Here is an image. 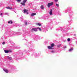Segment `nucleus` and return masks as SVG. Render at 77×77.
<instances>
[{
	"label": "nucleus",
	"mask_w": 77,
	"mask_h": 77,
	"mask_svg": "<svg viewBox=\"0 0 77 77\" xmlns=\"http://www.w3.org/2000/svg\"><path fill=\"white\" fill-rule=\"evenodd\" d=\"M54 46V44L52 43L51 45V46H48V49H50V50H53L54 49V48H53Z\"/></svg>",
	"instance_id": "nucleus-1"
},
{
	"label": "nucleus",
	"mask_w": 77,
	"mask_h": 77,
	"mask_svg": "<svg viewBox=\"0 0 77 77\" xmlns=\"http://www.w3.org/2000/svg\"><path fill=\"white\" fill-rule=\"evenodd\" d=\"M27 0H23V2H21L20 4L22 5L23 6H25L26 4H25V3H26Z\"/></svg>",
	"instance_id": "nucleus-2"
},
{
	"label": "nucleus",
	"mask_w": 77,
	"mask_h": 77,
	"mask_svg": "<svg viewBox=\"0 0 77 77\" xmlns=\"http://www.w3.org/2000/svg\"><path fill=\"white\" fill-rule=\"evenodd\" d=\"M33 31H35V32H37L38 31V30H37V28H32L31 31L32 32H33Z\"/></svg>",
	"instance_id": "nucleus-3"
},
{
	"label": "nucleus",
	"mask_w": 77,
	"mask_h": 77,
	"mask_svg": "<svg viewBox=\"0 0 77 77\" xmlns=\"http://www.w3.org/2000/svg\"><path fill=\"white\" fill-rule=\"evenodd\" d=\"M53 5V2H52L51 3H48V7L50 8V6H52Z\"/></svg>",
	"instance_id": "nucleus-4"
},
{
	"label": "nucleus",
	"mask_w": 77,
	"mask_h": 77,
	"mask_svg": "<svg viewBox=\"0 0 77 77\" xmlns=\"http://www.w3.org/2000/svg\"><path fill=\"white\" fill-rule=\"evenodd\" d=\"M3 70L4 71H5V72H6V73H8V72H9V71H8V69H3Z\"/></svg>",
	"instance_id": "nucleus-5"
},
{
	"label": "nucleus",
	"mask_w": 77,
	"mask_h": 77,
	"mask_svg": "<svg viewBox=\"0 0 77 77\" xmlns=\"http://www.w3.org/2000/svg\"><path fill=\"white\" fill-rule=\"evenodd\" d=\"M28 11L26 9H24V10H23V11L24 13H26V12H27Z\"/></svg>",
	"instance_id": "nucleus-6"
},
{
	"label": "nucleus",
	"mask_w": 77,
	"mask_h": 77,
	"mask_svg": "<svg viewBox=\"0 0 77 77\" xmlns=\"http://www.w3.org/2000/svg\"><path fill=\"white\" fill-rule=\"evenodd\" d=\"M4 51L5 53H9V51H8V50H4Z\"/></svg>",
	"instance_id": "nucleus-7"
},
{
	"label": "nucleus",
	"mask_w": 77,
	"mask_h": 77,
	"mask_svg": "<svg viewBox=\"0 0 77 77\" xmlns=\"http://www.w3.org/2000/svg\"><path fill=\"white\" fill-rule=\"evenodd\" d=\"M36 15V13H32L31 14V16H34V15Z\"/></svg>",
	"instance_id": "nucleus-8"
},
{
	"label": "nucleus",
	"mask_w": 77,
	"mask_h": 77,
	"mask_svg": "<svg viewBox=\"0 0 77 77\" xmlns=\"http://www.w3.org/2000/svg\"><path fill=\"white\" fill-rule=\"evenodd\" d=\"M8 59H9L10 60H12V58L11 57H8Z\"/></svg>",
	"instance_id": "nucleus-9"
},
{
	"label": "nucleus",
	"mask_w": 77,
	"mask_h": 77,
	"mask_svg": "<svg viewBox=\"0 0 77 77\" xmlns=\"http://www.w3.org/2000/svg\"><path fill=\"white\" fill-rule=\"evenodd\" d=\"M41 8L42 9H44V5H41Z\"/></svg>",
	"instance_id": "nucleus-10"
},
{
	"label": "nucleus",
	"mask_w": 77,
	"mask_h": 77,
	"mask_svg": "<svg viewBox=\"0 0 77 77\" xmlns=\"http://www.w3.org/2000/svg\"><path fill=\"white\" fill-rule=\"evenodd\" d=\"M37 29H38V30H39V31H42V29H41L40 28L38 27V28H37Z\"/></svg>",
	"instance_id": "nucleus-11"
},
{
	"label": "nucleus",
	"mask_w": 77,
	"mask_h": 77,
	"mask_svg": "<svg viewBox=\"0 0 77 77\" xmlns=\"http://www.w3.org/2000/svg\"><path fill=\"white\" fill-rule=\"evenodd\" d=\"M49 14L50 15H52V14H53V12L52 11H50Z\"/></svg>",
	"instance_id": "nucleus-12"
},
{
	"label": "nucleus",
	"mask_w": 77,
	"mask_h": 77,
	"mask_svg": "<svg viewBox=\"0 0 77 77\" xmlns=\"http://www.w3.org/2000/svg\"><path fill=\"white\" fill-rule=\"evenodd\" d=\"M71 41V39L70 38H67V41L69 42Z\"/></svg>",
	"instance_id": "nucleus-13"
},
{
	"label": "nucleus",
	"mask_w": 77,
	"mask_h": 77,
	"mask_svg": "<svg viewBox=\"0 0 77 77\" xmlns=\"http://www.w3.org/2000/svg\"><path fill=\"white\" fill-rule=\"evenodd\" d=\"M73 48H71L69 50V51H71L72 50H73Z\"/></svg>",
	"instance_id": "nucleus-14"
},
{
	"label": "nucleus",
	"mask_w": 77,
	"mask_h": 77,
	"mask_svg": "<svg viewBox=\"0 0 77 77\" xmlns=\"http://www.w3.org/2000/svg\"><path fill=\"white\" fill-rule=\"evenodd\" d=\"M56 6L57 7H59V5L57 4H56Z\"/></svg>",
	"instance_id": "nucleus-15"
},
{
	"label": "nucleus",
	"mask_w": 77,
	"mask_h": 77,
	"mask_svg": "<svg viewBox=\"0 0 77 77\" xmlns=\"http://www.w3.org/2000/svg\"><path fill=\"white\" fill-rule=\"evenodd\" d=\"M62 45V44H60V45H57V47H60V46H61V45Z\"/></svg>",
	"instance_id": "nucleus-16"
},
{
	"label": "nucleus",
	"mask_w": 77,
	"mask_h": 77,
	"mask_svg": "<svg viewBox=\"0 0 77 77\" xmlns=\"http://www.w3.org/2000/svg\"><path fill=\"white\" fill-rule=\"evenodd\" d=\"M21 1V0H17V2L18 3L20 2Z\"/></svg>",
	"instance_id": "nucleus-17"
},
{
	"label": "nucleus",
	"mask_w": 77,
	"mask_h": 77,
	"mask_svg": "<svg viewBox=\"0 0 77 77\" xmlns=\"http://www.w3.org/2000/svg\"><path fill=\"white\" fill-rule=\"evenodd\" d=\"M38 26H41V23H38Z\"/></svg>",
	"instance_id": "nucleus-18"
},
{
	"label": "nucleus",
	"mask_w": 77,
	"mask_h": 77,
	"mask_svg": "<svg viewBox=\"0 0 77 77\" xmlns=\"http://www.w3.org/2000/svg\"><path fill=\"white\" fill-rule=\"evenodd\" d=\"M25 25H27V22H25Z\"/></svg>",
	"instance_id": "nucleus-19"
},
{
	"label": "nucleus",
	"mask_w": 77,
	"mask_h": 77,
	"mask_svg": "<svg viewBox=\"0 0 77 77\" xmlns=\"http://www.w3.org/2000/svg\"><path fill=\"white\" fill-rule=\"evenodd\" d=\"M58 0H54V2H57Z\"/></svg>",
	"instance_id": "nucleus-20"
},
{
	"label": "nucleus",
	"mask_w": 77,
	"mask_h": 77,
	"mask_svg": "<svg viewBox=\"0 0 77 77\" xmlns=\"http://www.w3.org/2000/svg\"><path fill=\"white\" fill-rule=\"evenodd\" d=\"M10 22H11V24H12V23H13V22H12V20H11L10 21Z\"/></svg>",
	"instance_id": "nucleus-21"
},
{
	"label": "nucleus",
	"mask_w": 77,
	"mask_h": 77,
	"mask_svg": "<svg viewBox=\"0 0 77 77\" xmlns=\"http://www.w3.org/2000/svg\"><path fill=\"white\" fill-rule=\"evenodd\" d=\"M7 9H11V8L10 7H7Z\"/></svg>",
	"instance_id": "nucleus-22"
},
{
	"label": "nucleus",
	"mask_w": 77,
	"mask_h": 77,
	"mask_svg": "<svg viewBox=\"0 0 77 77\" xmlns=\"http://www.w3.org/2000/svg\"><path fill=\"white\" fill-rule=\"evenodd\" d=\"M51 53H54V51H51Z\"/></svg>",
	"instance_id": "nucleus-23"
},
{
	"label": "nucleus",
	"mask_w": 77,
	"mask_h": 77,
	"mask_svg": "<svg viewBox=\"0 0 77 77\" xmlns=\"http://www.w3.org/2000/svg\"><path fill=\"white\" fill-rule=\"evenodd\" d=\"M2 44L3 45H5V42H3V43H2Z\"/></svg>",
	"instance_id": "nucleus-24"
},
{
	"label": "nucleus",
	"mask_w": 77,
	"mask_h": 77,
	"mask_svg": "<svg viewBox=\"0 0 77 77\" xmlns=\"http://www.w3.org/2000/svg\"><path fill=\"white\" fill-rule=\"evenodd\" d=\"M10 23V21H9L8 22V24H9Z\"/></svg>",
	"instance_id": "nucleus-25"
},
{
	"label": "nucleus",
	"mask_w": 77,
	"mask_h": 77,
	"mask_svg": "<svg viewBox=\"0 0 77 77\" xmlns=\"http://www.w3.org/2000/svg\"><path fill=\"white\" fill-rule=\"evenodd\" d=\"M50 11H52V10L51 9V10H50Z\"/></svg>",
	"instance_id": "nucleus-26"
},
{
	"label": "nucleus",
	"mask_w": 77,
	"mask_h": 77,
	"mask_svg": "<svg viewBox=\"0 0 77 77\" xmlns=\"http://www.w3.org/2000/svg\"><path fill=\"white\" fill-rule=\"evenodd\" d=\"M1 14V15H3V14L1 13V14Z\"/></svg>",
	"instance_id": "nucleus-27"
},
{
	"label": "nucleus",
	"mask_w": 77,
	"mask_h": 77,
	"mask_svg": "<svg viewBox=\"0 0 77 77\" xmlns=\"http://www.w3.org/2000/svg\"><path fill=\"white\" fill-rule=\"evenodd\" d=\"M26 13L27 14H29V13L27 12Z\"/></svg>",
	"instance_id": "nucleus-28"
}]
</instances>
